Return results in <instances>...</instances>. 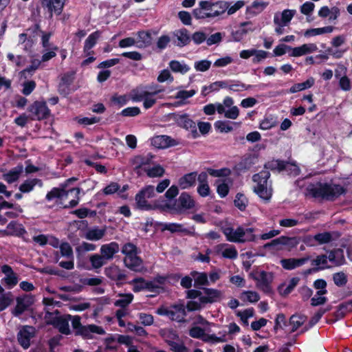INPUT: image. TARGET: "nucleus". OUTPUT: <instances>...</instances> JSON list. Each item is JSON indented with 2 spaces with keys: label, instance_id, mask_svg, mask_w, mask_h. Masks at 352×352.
<instances>
[{
  "label": "nucleus",
  "instance_id": "obj_1",
  "mask_svg": "<svg viewBox=\"0 0 352 352\" xmlns=\"http://www.w3.org/2000/svg\"><path fill=\"white\" fill-rule=\"evenodd\" d=\"M307 195L315 199L320 198L327 201H334L346 192V189L340 184L317 182L309 184L306 188Z\"/></svg>",
  "mask_w": 352,
  "mask_h": 352
},
{
  "label": "nucleus",
  "instance_id": "obj_2",
  "mask_svg": "<svg viewBox=\"0 0 352 352\" xmlns=\"http://www.w3.org/2000/svg\"><path fill=\"white\" fill-rule=\"evenodd\" d=\"M271 174L269 170H262L252 176V180L256 183L254 192L262 199L269 201L272 196V188H268L267 182Z\"/></svg>",
  "mask_w": 352,
  "mask_h": 352
},
{
  "label": "nucleus",
  "instance_id": "obj_3",
  "mask_svg": "<svg viewBox=\"0 0 352 352\" xmlns=\"http://www.w3.org/2000/svg\"><path fill=\"white\" fill-rule=\"evenodd\" d=\"M203 291L206 296H201L199 302L189 300L186 303V309L188 311H195L201 310L207 304H212L219 301L221 297V292L217 289L203 287Z\"/></svg>",
  "mask_w": 352,
  "mask_h": 352
},
{
  "label": "nucleus",
  "instance_id": "obj_4",
  "mask_svg": "<svg viewBox=\"0 0 352 352\" xmlns=\"http://www.w3.org/2000/svg\"><path fill=\"white\" fill-rule=\"evenodd\" d=\"M54 314H60L59 311L56 310L54 312L46 311L45 319L46 320L47 324L52 325L62 334L66 336L70 335L72 331L69 329V322L72 319V315L64 314L62 316H54Z\"/></svg>",
  "mask_w": 352,
  "mask_h": 352
},
{
  "label": "nucleus",
  "instance_id": "obj_5",
  "mask_svg": "<svg viewBox=\"0 0 352 352\" xmlns=\"http://www.w3.org/2000/svg\"><path fill=\"white\" fill-rule=\"evenodd\" d=\"M195 207V201L191 196L186 192H183L177 199H175L173 204L165 203L160 206L162 209H168L181 212L186 210L192 209Z\"/></svg>",
  "mask_w": 352,
  "mask_h": 352
},
{
  "label": "nucleus",
  "instance_id": "obj_6",
  "mask_svg": "<svg viewBox=\"0 0 352 352\" xmlns=\"http://www.w3.org/2000/svg\"><path fill=\"white\" fill-rule=\"evenodd\" d=\"M250 276L256 282V287L266 294H271L272 289L271 283L274 279L272 272L265 271L252 272Z\"/></svg>",
  "mask_w": 352,
  "mask_h": 352
},
{
  "label": "nucleus",
  "instance_id": "obj_7",
  "mask_svg": "<svg viewBox=\"0 0 352 352\" xmlns=\"http://www.w3.org/2000/svg\"><path fill=\"white\" fill-rule=\"evenodd\" d=\"M171 118L178 126L186 130H190L193 138H197L199 136L197 130L196 123L190 118L189 114L186 113H173L171 114Z\"/></svg>",
  "mask_w": 352,
  "mask_h": 352
},
{
  "label": "nucleus",
  "instance_id": "obj_8",
  "mask_svg": "<svg viewBox=\"0 0 352 352\" xmlns=\"http://www.w3.org/2000/svg\"><path fill=\"white\" fill-rule=\"evenodd\" d=\"M28 111L33 116V120H42L50 117V110L45 101H35L29 107Z\"/></svg>",
  "mask_w": 352,
  "mask_h": 352
},
{
  "label": "nucleus",
  "instance_id": "obj_9",
  "mask_svg": "<svg viewBox=\"0 0 352 352\" xmlns=\"http://www.w3.org/2000/svg\"><path fill=\"white\" fill-rule=\"evenodd\" d=\"M34 296L25 294L23 296H18L16 298V305L12 310V314L15 317H19L34 303Z\"/></svg>",
  "mask_w": 352,
  "mask_h": 352
},
{
  "label": "nucleus",
  "instance_id": "obj_10",
  "mask_svg": "<svg viewBox=\"0 0 352 352\" xmlns=\"http://www.w3.org/2000/svg\"><path fill=\"white\" fill-rule=\"evenodd\" d=\"M65 0H41V6L47 10L49 18L52 19L53 14L60 15L65 6Z\"/></svg>",
  "mask_w": 352,
  "mask_h": 352
},
{
  "label": "nucleus",
  "instance_id": "obj_11",
  "mask_svg": "<svg viewBox=\"0 0 352 352\" xmlns=\"http://www.w3.org/2000/svg\"><path fill=\"white\" fill-rule=\"evenodd\" d=\"M35 329L32 326L25 325L19 330L17 333V340L19 344L27 349L30 346V340L34 336Z\"/></svg>",
  "mask_w": 352,
  "mask_h": 352
},
{
  "label": "nucleus",
  "instance_id": "obj_12",
  "mask_svg": "<svg viewBox=\"0 0 352 352\" xmlns=\"http://www.w3.org/2000/svg\"><path fill=\"white\" fill-rule=\"evenodd\" d=\"M104 274L109 279L116 281L118 287L122 286L126 278V275L124 271L116 265L106 267Z\"/></svg>",
  "mask_w": 352,
  "mask_h": 352
},
{
  "label": "nucleus",
  "instance_id": "obj_13",
  "mask_svg": "<svg viewBox=\"0 0 352 352\" xmlns=\"http://www.w3.org/2000/svg\"><path fill=\"white\" fill-rule=\"evenodd\" d=\"M156 225L161 227L162 232L168 230L171 233H183L189 236L194 235V232L184 228V225L181 223L157 222Z\"/></svg>",
  "mask_w": 352,
  "mask_h": 352
},
{
  "label": "nucleus",
  "instance_id": "obj_14",
  "mask_svg": "<svg viewBox=\"0 0 352 352\" xmlns=\"http://www.w3.org/2000/svg\"><path fill=\"white\" fill-rule=\"evenodd\" d=\"M245 229L242 226H239L236 230H234L232 228H227L223 230V233L228 241L243 243V236L245 234Z\"/></svg>",
  "mask_w": 352,
  "mask_h": 352
},
{
  "label": "nucleus",
  "instance_id": "obj_15",
  "mask_svg": "<svg viewBox=\"0 0 352 352\" xmlns=\"http://www.w3.org/2000/svg\"><path fill=\"white\" fill-rule=\"evenodd\" d=\"M164 91L163 89H155L153 91H148L144 87L139 86L133 89L131 91V98L133 102H141L148 95H157Z\"/></svg>",
  "mask_w": 352,
  "mask_h": 352
},
{
  "label": "nucleus",
  "instance_id": "obj_16",
  "mask_svg": "<svg viewBox=\"0 0 352 352\" xmlns=\"http://www.w3.org/2000/svg\"><path fill=\"white\" fill-rule=\"evenodd\" d=\"M154 157L155 155L151 153H148L146 155H138L134 156L131 160V164L134 166V171L138 173V170L143 166L151 164Z\"/></svg>",
  "mask_w": 352,
  "mask_h": 352
},
{
  "label": "nucleus",
  "instance_id": "obj_17",
  "mask_svg": "<svg viewBox=\"0 0 352 352\" xmlns=\"http://www.w3.org/2000/svg\"><path fill=\"white\" fill-rule=\"evenodd\" d=\"M310 257L306 256L300 258H283L280 260V264L282 267L287 270H292L296 267H300L306 263Z\"/></svg>",
  "mask_w": 352,
  "mask_h": 352
},
{
  "label": "nucleus",
  "instance_id": "obj_18",
  "mask_svg": "<svg viewBox=\"0 0 352 352\" xmlns=\"http://www.w3.org/2000/svg\"><path fill=\"white\" fill-rule=\"evenodd\" d=\"M174 36L177 38L175 44L179 47H183L190 44L191 38L189 31L186 28H181L174 32Z\"/></svg>",
  "mask_w": 352,
  "mask_h": 352
},
{
  "label": "nucleus",
  "instance_id": "obj_19",
  "mask_svg": "<svg viewBox=\"0 0 352 352\" xmlns=\"http://www.w3.org/2000/svg\"><path fill=\"white\" fill-rule=\"evenodd\" d=\"M152 144L157 148H165L177 145V142L168 135H157L153 139Z\"/></svg>",
  "mask_w": 352,
  "mask_h": 352
},
{
  "label": "nucleus",
  "instance_id": "obj_20",
  "mask_svg": "<svg viewBox=\"0 0 352 352\" xmlns=\"http://www.w3.org/2000/svg\"><path fill=\"white\" fill-rule=\"evenodd\" d=\"M101 36V32L96 30L90 34L85 41L83 52L87 55L93 54L94 52L91 49L96 45L98 40Z\"/></svg>",
  "mask_w": 352,
  "mask_h": 352
},
{
  "label": "nucleus",
  "instance_id": "obj_21",
  "mask_svg": "<svg viewBox=\"0 0 352 352\" xmlns=\"http://www.w3.org/2000/svg\"><path fill=\"white\" fill-rule=\"evenodd\" d=\"M119 245L116 242H111L104 244L100 248V254L104 259L109 260L113 258L115 254L119 252Z\"/></svg>",
  "mask_w": 352,
  "mask_h": 352
},
{
  "label": "nucleus",
  "instance_id": "obj_22",
  "mask_svg": "<svg viewBox=\"0 0 352 352\" xmlns=\"http://www.w3.org/2000/svg\"><path fill=\"white\" fill-rule=\"evenodd\" d=\"M197 172L194 171L186 173L178 180V185L182 189H187L193 187L196 184Z\"/></svg>",
  "mask_w": 352,
  "mask_h": 352
},
{
  "label": "nucleus",
  "instance_id": "obj_23",
  "mask_svg": "<svg viewBox=\"0 0 352 352\" xmlns=\"http://www.w3.org/2000/svg\"><path fill=\"white\" fill-rule=\"evenodd\" d=\"M7 229L10 231H2V232L7 236H21L26 233V230L23 225L18 223L15 221H11L7 225Z\"/></svg>",
  "mask_w": 352,
  "mask_h": 352
},
{
  "label": "nucleus",
  "instance_id": "obj_24",
  "mask_svg": "<svg viewBox=\"0 0 352 352\" xmlns=\"http://www.w3.org/2000/svg\"><path fill=\"white\" fill-rule=\"evenodd\" d=\"M5 208L14 209L18 214L23 212V210L20 205L8 202L4 199L3 196L0 195V211ZM7 221V219L0 214V224L5 225Z\"/></svg>",
  "mask_w": 352,
  "mask_h": 352
},
{
  "label": "nucleus",
  "instance_id": "obj_25",
  "mask_svg": "<svg viewBox=\"0 0 352 352\" xmlns=\"http://www.w3.org/2000/svg\"><path fill=\"white\" fill-rule=\"evenodd\" d=\"M124 265L129 270L134 272H140L142 265V260L138 254L125 256L124 258Z\"/></svg>",
  "mask_w": 352,
  "mask_h": 352
},
{
  "label": "nucleus",
  "instance_id": "obj_26",
  "mask_svg": "<svg viewBox=\"0 0 352 352\" xmlns=\"http://www.w3.org/2000/svg\"><path fill=\"white\" fill-rule=\"evenodd\" d=\"M327 256L325 254H320L316 256V258L311 261V265H316V267L313 269H308L306 274H310L312 272H318L320 270H323L330 267L327 265Z\"/></svg>",
  "mask_w": 352,
  "mask_h": 352
},
{
  "label": "nucleus",
  "instance_id": "obj_27",
  "mask_svg": "<svg viewBox=\"0 0 352 352\" xmlns=\"http://www.w3.org/2000/svg\"><path fill=\"white\" fill-rule=\"evenodd\" d=\"M256 157L252 154L245 155L236 164V168L239 172H245L250 170L256 163Z\"/></svg>",
  "mask_w": 352,
  "mask_h": 352
},
{
  "label": "nucleus",
  "instance_id": "obj_28",
  "mask_svg": "<svg viewBox=\"0 0 352 352\" xmlns=\"http://www.w3.org/2000/svg\"><path fill=\"white\" fill-rule=\"evenodd\" d=\"M43 182L38 178L28 179L25 180L19 187L20 192L28 193L32 191L36 186H43Z\"/></svg>",
  "mask_w": 352,
  "mask_h": 352
},
{
  "label": "nucleus",
  "instance_id": "obj_29",
  "mask_svg": "<svg viewBox=\"0 0 352 352\" xmlns=\"http://www.w3.org/2000/svg\"><path fill=\"white\" fill-rule=\"evenodd\" d=\"M191 276H192L195 279L194 286L198 289H202L201 286L204 285H209V281L208 278V275L205 272L199 273L196 271H192L190 273Z\"/></svg>",
  "mask_w": 352,
  "mask_h": 352
},
{
  "label": "nucleus",
  "instance_id": "obj_30",
  "mask_svg": "<svg viewBox=\"0 0 352 352\" xmlns=\"http://www.w3.org/2000/svg\"><path fill=\"white\" fill-rule=\"evenodd\" d=\"M135 199L137 207L140 210H151L157 208V206H153L149 204L146 200V197L142 194V192H140V191L135 195Z\"/></svg>",
  "mask_w": 352,
  "mask_h": 352
},
{
  "label": "nucleus",
  "instance_id": "obj_31",
  "mask_svg": "<svg viewBox=\"0 0 352 352\" xmlns=\"http://www.w3.org/2000/svg\"><path fill=\"white\" fill-rule=\"evenodd\" d=\"M307 317L301 314H293L289 320V324L292 326L289 333L295 332L305 322Z\"/></svg>",
  "mask_w": 352,
  "mask_h": 352
},
{
  "label": "nucleus",
  "instance_id": "obj_32",
  "mask_svg": "<svg viewBox=\"0 0 352 352\" xmlns=\"http://www.w3.org/2000/svg\"><path fill=\"white\" fill-rule=\"evenodd\" d=\"M138 43H140L139 47H148L152 44V36L149 31H139L137 33Z\"/></svg>",
  "mask_w": 352,
  "mask_h": 352
},
{
  "label": "nucleus",
  "instance_id": "obj_33",
  "mask_svg": "<svg viewBox=\"0 0 352 352\" xmlns=\"http://www.w3.org/2000/svg\"><path fill=\"white\" fill-rule=\"evenodd\" d=\"M315 80L313 77L309 78L307 80L300 83H296L290 87L288 91L289 94H294L311 88L314 86Z\"/></svg>",
  "mask_w": 352,
  "mask_h": 352
},
{
  "label": "nucleus",
  "instance_id": "obj_34",
  "mask_svg": "<svg viewBox=\"0 0 352 352\" xmlns=\"http://www.w3.org/2000/svg\"><path fill=\"white\" fill-rule=\"evenodd\" d=\"M22 171L23 166H17L16 167H14V168L9 170L7 173L4 174L3 179L8 184L14 183L18 180Z\"/></svg>",
  "mask_w": 352,
  "mask_h": 352
},
{
  "label": "nucleus",
  "instance_id": "obj_35",
  "mask_svg": "<svg viewBox=\"0 0 352 352\" xmlns=\"http://www.w3.org/2000/svg\"><path fill=\"white\" fill-rule=\"evenodd\" d=\"M268 4V2L255 1L247 7L246 10L249 14L255 16L263 12Z\"/></svg>",
  "mask_w": 352,
  "mask_h": 352
},
{
  "label": "nucleus",
  "instance_id": "obj_36",
  "mask_svg": "<svg viewBox=\"0 0 352 352\" xmlns=\"http://www.w3.org/2000/svg\"><path fill=\"white\" fill-rule=\"evenodd\" d=\"M285 160H273L266 162L264 165L265 170L272 171L278 170L279 173L284 170Z\"/></svg>",
  "mask_w": 352,
  "mask_h": 352
},
{
  "label": "nucleus",
  "instance_id": "obj_37",
  "mask_svg": "<svg viewBox=\"0 0 352 352\" xmlns=\"http://www.w3.org/2000/svg\"><path fill=\"white\" fill-rule=\"evenodd\" d=\"M334 28L333 26H325L322 28H311L307 30L305 33L304 36L305 37H311L314 36L325 33H331L333 31Z\"/></svg>",
  "mask_w": 352,
  "mask_h": 352
},
{
  "label": "nucleus",
  "instance_id": "obj_38",
  "mask_svg": "<svg viewBox=\"0 0 352 352\" xmlns=\"http://www.w3.org/2000/svg\"><path fill=\"white\" fill-rule=\"evenodd\" d=\"M105 234V229H99L96 227L89 229L85 234V237L89 241H98L101 239Z\"/></svg>",
  "mask_w": 352,
  "mask_h": 352
},
{
  "label": "nucleus",
  "instance_id": "obj_39",
  "mask_svg": "<svg viewBox=\"0 0 352 352\" xmlns=\"http://www.w3.org/2000/svg\"><path fill=\"white\" fill-rule=\"evenodd\" d=\"M67 194L68 192L66 191L64 188L54 187L52 188V190L47 193L45 199L47 201H52L56 198L62 199L64 196L67 195Z\"/></svg>",
  "mask_w": 352,
  "mask_h": 352
},
{
  "label": "nucleus",
  "instance_id": "obj_40",
  "mask_svg": "<svg viewBox=\"0 0 352 352\" xmlns=\"http://www.w3.org/2000/svg\"><path fill=\"white\" fill-rule=\"evenodd\" d=\"M315 241L319 245L327 244L333 241V236L331 232H323L314 235Z\"/></svg>",
  "mask_w": 352,
  "mask_h": 352
},
{
  "label": "nucleus",
  "instance_id": "obj_41",
  "mask_svg": "<svg viewBox=\"0 0 352 352\" xmlns=\"http://www.w3.org/2000/svg\"><path fill=\"white\" fill-rule=\"evenodd\" d=\"M172 307L175 309L177 312L181 314V315H177L175 318V320L180 323H184L186 322L185 317L187 316L186 312V306H184V304H175L172 306Z\"/></svg>",
  "mask_w": 352,
  "mask_h": 352
},
{
  "label": "nucleus",
  "instance_id": "obj_42",
  "mask_svg": "<svg viewBox=\"0 0 352 352\" xmlns=\"http://www.w3.org/2000/svg\"><path fill=\"white\" fill-rule=\"evenodd\" d=\"M285 167L284 170L289 176L296 177L300 173V169L296 162H290L285 160Z\"/></svg>",
  "mask_w": 352,
  "mask_h": 352
},
{
  "label": "nucleus",
  "instance_id": "obj_43",
  "mask_svg": "<svg viewBox=\"0 0 352 352\" xmlns=\"http://www.w3.org/2000/svg\"><path fill=\"white\" fill-rule=\"evenodd\" d=\"M120 296L123 298L116 300L114 302L116 307L124 309L133 301V295L132 294H121Z\"/></svg>",
  "mask_w": 352,
  "mask_h": 352
},
{
  "label": "nucleus",
  "instance_id": "obj_44",
  "mask_svg": "<svg viewBox=\"0 0 352 352\" xmlns=\"http://www.w3.org/2000/svg\"><path fill=\"white\" fill-rule=\"evenodd\" d=\"M169 67L173 72L181 73L184 74L187 73L190 68L186 65H182L179 61L173 60L169 63Z\"/></svg>",
  "mask_w": 352,
  "mask_h": 352
},
{
  "label": "nucleus",
  "instance_id": "obj_45",
  "mask_svg": "<svg viewBox=\"0 0 352 352\" xmlns=\"http://www.w3.org/2000/svg\"><path fill=\"white\" fill-rule=\"evenodd\" d=\"M0 296V312L5 310L13 302L12 294L10 292L7 294H1Z\"/></svg>",
  "mask_w": 352,
  "mask_h": 352
},
{
  "label": "nucleus",
  "instance_id": "obj_46",
  "mask_svg": "<svg viewBox=\"0 0 352 352\" xmlns=\"http://www.w3.org/2000/svg\"><path fill=\"white\" fill-rule=\"evenodd\" d=\"M230 6V3L224 1H218L214 2V7H217L218 9L214 10L213 12H212V18L215 16H218L222 14H223L228 7Z\"/></svg>",
  "mask_w": 352,
  "mask_h": 352
},
{
  "label": "nucleus",
  "instance_id": "obj_47",
  "mask_svg": "<svg viewBox=\"0 0 352 352\" xmlns=\"http://www.w3.org/2000/svg\"><path fill=\"white\" fill-rule=\"evenodd\" d=\"M248 202V199L243 193L238 192L236 195L234 204V206L241 211H244L246 209Z\"/></svg>",
  "mask_w": 352,
  "mask_h": 352
},
{
  "label": "nucleus",
  "instance_id": "obj_48",
  "mask_svg": "<svg viewBox=\"0 0 352 352\" xmlns=\"http://www.w3.org/2000/svg\"><path fill=\"white\" fill-rule=\"evenodd\" d=\"M333 280L337 287H342L347 283L348 278L344 272H339L333 274Z\"/></svg>",
  "mask_w": 352,
  "mask_h": 352
},
{
  "label": "nucleus",
  "instance_id": "obj_49",
  "mask_svg": "<svg viewBox=\"0 0 352 352\" xmlns=\"http://www.w3.org/2000/svg\"><path fill=\"white\" fill-rule=\"evenodd\" d=\"M208 173L214 177H228L231 174V170L228 168H222L220 169H214L208 168Z\"/></svg>",
  "mask_w": 352,
  "mask_h": 352
},
{
  "label": "nucleus",
  "instance_id": "obj_50",
  "mask_svg": "<svg viewBox=\"0 0 352 352\" xmlns=\"http://www.w3.org/2000/svg\"><path fill=\"white\" fill-rule=\"evenodd\" d=\"M60 252L62 256L66 257L67 258H74V252L72 246L69 245L68 242H63L59 245Z\"/></svg>",
  "mask_w": 352,
  "mask_h": 352
},
{
  "label": "nucleus",
  "instance_id": "obj_51",
  "mask_svg": "<svg viewBox=\"0 0 352 352\" xmlns=\"http://www.w3.org/2000/svg\"><path fill=\"white\" fill-rule=\"evenodd\" d=\"M252 87L251 85H245L240 81H230L228 89L230 91L239 92L243 90H248Z\"/></svg>",
  "mask_w": 352,
  "mask_h": 352
},
{
  "label": "nucleus",
  "instance_id": "obj_52",
  "mask_svg": "<svg viewBox=\"0 0 352 352\" xmlns=\"http://www.w3.org/2000/svg\"><path fill=\"white\" fill-rule=\"evenodd\" d=\"M300 280V278L298 277H293L290 279L288 285L286 287V288L281 292L279 290L280 294L281 296H286L289 295L293 289L295 288V287L297 285ZM278 289H280V287L278 288Z\"/></svg>",
  "mask_w": 352,
  "mask_h": 352
},
{
  "label": "nucleus",
  "instance_id": "obj_53",
  "mask_svg": "<svg viewBox=\"0 0 352 352\" xmlns=\"http://www.w3.org/2000/svg\"><path fill=\"white\" fill-rule=\"evenodd\" d=\"M145 171L149 177H162L164 173V168L159 164L151 168L145 169Z\"/></svg>",
  "mask_w": 352,
  "mask_h": 352
},
{
  "label": "nucleus",
  "instance_id": "obj_54",
  "mask_svg": "<svg viewBox=\"0 0 352 352\" xmlns=\"http://www.w3.org/2000/svg\"><path fill=\"white\" fill-rule=\"evenodd\" d=\"M82 189L80 188H73L69 190L67 192L73 193H75L76 199L71 200L67 205H65L63 208H73L76 207L78 203H79V195L80 193V191Z\"/></svg>",
  "mask_w": 352,
  "mask_h": 352
},
{
  "label": "nucleus",
  "instance_id": "obj_55",
  "mask_svg": "<svg viewBox=\"0 0 352 352\" xmlns=\"http://www.w3.org/2000/svg\"><path fill=\"white\" fill-rule=\"evenodd\" d=\"M89 261L94 269L100 268L105 264L104 258L102 255L98 254L91 255L89 258Z\"/></svg>",
  "mask_w": 352,
  "mask_h": 352
},
{
  "label": "nucleus",
  "instance_id": "obj_56",
  "mask_svg": "<svg viewBox=\"0 0 352 352\" xmlns=\"http://www.w3.org/2000/svg\"><path fill=\"white\" fill-rule=\"evenodd\" d=\"M122 253L125 254L126 256L138 254V248L132 243H126L122 246Z\"/></svg>",
  "mask_w": 352,
  "mask_h": 352
},
{
  "label": "nucleus",
  "instance_id": "obj_57",
  "mask_svg": "<svg viewBox=\"0 0 352 352\" xmlns=\"http://www.w3.org/2000/svg\"><path fill=\"white\" fill-rule=\"evenodd\" d=\"M214 128L221 133H228L232 131L233 128L226 121L218 120L214 122Z\"/></svg>",
  "mask_w": 352,
  "mask_h": 352
},
{
  "label": "nucleus",
  "instance_id": "obj_58",
  "mask_svg": "<svg viewBox=\"0 0 352 352\" xmlns=\"http://www.w3.org/2000/svg\"><path fill=\"white\" fill-rule=\"evenodd\" d=\"M227 179H223L221 183L218 184L217 186V192L219 195L220 197L223 198L226 197L230 191V187L228 184L226 182Z\"/></svg>",
  "mask_w": 352,
  "mask_h": 352
},
{
  "label": "nucleus",
  "instance_id": "obj_59",
  "mask_svg": "<svg viewBox=\"0 0 352 352\" xmlns=\"http://www.w3.org/2000/svg\"><path fill=\"white\" fill-rule=\"evenodd\" d=\"M140 109L138 107H130L124 109L120 113V115L124 117H135L140 114Z\"/></svg>",
  "mask_w": 352,
  "mask_h": 352
},
{
  "label": "nucleus",
  "instance_id": "obj_60",
  "mask_svg": "<svg viewBox=\"0 0 352 352\" xmlns=\"http://www.w3.org/2000/svg\"><path fill=\"white\" fill-rule=\"evenodd\" d=\"M211 14H212L211 12H204V10L203 9H201V8L200 6H199L197 8H195L192 10V15L197 20L205 19L207 18H212V15Z\"/></svg>",
  "mask_w": 352,
  "mask_h": 352
},
{
  "label": "nucleus",
  "instance_id": "obj_61",
  "mask_svg": "<svg viewBox=\"0 0 352 352\" xmlns=\"http://www.w3.org/2000/svg\"><path fill=\"white\" fill-rule=\"evenodd\" d=\"M146 281L147 280H145L144 278L140 277L134 278L129 283L134 284L133 291L137 293L145 289L144 283H146Z\"/></svg>",
  "mask_w": 352,
  "mask_h": 352
},
{
  "label": "nucleus",
  "instance_id": "obj_62",
  "mask_svg": "<svg viewBox=\"0 0 352 352\" xmlns=\"http://www.w3.org/2000/svg\"><path fill=\"white\" fill-rule=\"evenodd\" d=\"M166 343L174 352H188V348L182 343L179 344L172 340H166Z\"/></svg>",
  "mask_w": 352,
  "mask_h": 352
},
{
  "label": "nucleus",
  "instance_id": "obj_63",
  "mask_svg": "<svg viewBox=\"0 0 352 352\" xmlns=\"http://www.w3.org/2000/svg\"><path fill=\"white\" fill-rule=\"evenodd\" d=\"M206 34L201 31L195 32L192 36H190L191 41L194 42L195 45H200L204 41H206Z\"/></svg>",
  "mask_w": 352,
  "mask_h": 352
},
{
  "label": "nucleus",
  "instance_id": "obj_64",
  "mask_svg": "<svg viewBox=\"0 0 352 352\" xmlns=\"http://www.w3.org/2000/svg\"><path fill=\"white\" fill-rule=\"evenodd\" d=\"M295 14V10H284L281 14V19L280 20V23H283V25H287L291 21Z\"/></svg>",
  "mask_w": 352,
  "mask_h": 352
}]
</instances>
